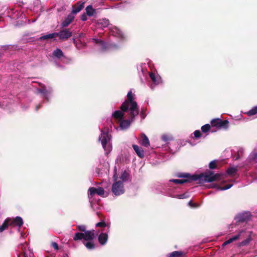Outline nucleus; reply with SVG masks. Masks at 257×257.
<instances>
[{
	"mask_svg": "<svg viewBox=\"0 0 257 257\" xmlns=\"http://www.w3.org/2000/svg\"><path fill=\"white\" fill-rule=\"evenodd\" d=\"M97 194L99 196L104 197V190L101 187H90L88 190V196L90 200L91 198L95 195Z\"/></svg>",
	"mask_w": 257,
	"mask_h": 257,
	"instance_id": "9b49d317",
	"label": "nucleus"
},
{
	"mask_svg": "<svg viewBox=\"0 0 257 257\" xmlns=\"http://www.w3.org/2000/svg\"><path fill=\"white\" fill-rule=\"evenodd\" d=\"M140 144L145 147L150 146V142L148 138L144 134H142L141 136Z\"/></svg>",
	"mask_w": 257,
	"mask_h": 257,
	"instance_id": "6ab92c4d",
	"label": "nucleus"
},
{
	"mask_svg": "<svg viewBox=\"0 0 257 257\" xmlns=\"http://www.w3.org/2000/svg\"><path fill=\"white\" fill-rule=\"evenodd\" d=\"M50 60L57 63L58 61L62 60L65 58L62 51L59 48H56L49 55Z\"/></svg>",
	"mask_w": 257,
	"mask_h": 257,
	"instance_id": "0eeeda50",
	"label": "nucleus"
},
{
	"mask_svg": "<svg viewBox=\"0 0 257 257\" xmlns=\"http://www.w3.org/2000/svg\"><path fill=\"white\" fill-rule=\"evenodd\" d=\"M94 230H87L84 233L77 232L75 234L73 239L74 240L84 239L86 241L92 240L95 237Z\"/></svg>",
	"mask_w": 257,
	"mask_h": 257,
	"instance_id": "39448f33",
	"label": "nucleus"
},
{
	"mask_svg": "<svg viewBox=\"0 0 257 257\" xmlns=\"http://www.w3.org/2000/svg\"><path fill=\"white\" fill-rule=\"evenodd\" d=\"M210 129L211 130L212 128L209 124H206L201 127V131L204 133H206Z\"/></svg>",
	"mask_w": 257,
	"mask_h": 257,
	"instance_id": "72a5a7b5",
	"label": "nucleus"
},
{
	"mask_svg": "<svg viewBox=\"0 0 257 257\" xmlns=\"http://www.w3.org/2000/svg\"><path fill=\"white\" fill-rule=\"evenodd\" d=\"M57 37L56 33H53L51 34H48L45 35H44L41 37H40L39 39L40 40H47V39H53Z\"/></svg>",
	"mask_w": 257,
	"mask_h": 257,
	"instance_id": "393cba45",
	"label": "nucleus"
},
{
	"mask_svg": "<svg viewBox=\"0 0 257 257\" xmlns=\"http://www.w3.org/2000/svg\"><path fill=\"white\" fill-rule=\"evenodd\" d=\"M85 10H86L87 15L89 16H92L96 13L95 10L94 9L92 8V6H91V5L87 6L85 9Z\"/></svg>",
	"mask_w": 257,
	"mask_h": 257,
	"instance_id": "a878e982",
	"label": "nucleus"
},
{
	"mask_svg": "<svg viewBox=\"0 0 257 257\" xmlns=\"http://www.w3.org/2000/svg\"><path fill=\"white\" fill-rule=\"evenodd\" d=\"M228 244V243H227V240H226V241H225V242H224L223 243V244H222V246H225L226 245H227V244Z\"/></svg>",
	"mask_w": 257,
	"mask_h": 257,
	"instance_id": "49530a36",
	"label": "nucleus"
},
{
	"mask_svg": "<svg viewBox=\"0 0 257 257\" xmlns=\"http://www.w3.org/2000/svg\"><path fill=\"white\" fill-rule=\"evenodd\" d=\"M109 22L106 19H99L97 22V25L99 28H104L109 25Z\"/></svg>",
	"mask_w": 257,
	"mask_h": 257,
	"instance_id": "aec40b11",
	"label": "nucleus"
},
{
	"mask_svg": "<svg viewBox=\"0 0 257 257\" xmlns=\"http://www.w3.org/2000/svg\"><path fill=\"white\" fill-rule=\"evenodd\" d=\"M242 232V231H240L238 234H236V235H235L230 237V238H229L227 240V243H228V244H229V243L232 242L233 241L237 240L239 238V237L240 236V234H241Z\"/></svg>",
	"mask_w": 257,
	"mask_h": 257,
	"instance_id": "c756f323",
	"label": "nucleus"
},
{
	"mask_svg": "<svg viewBox=\"0 0 257 257\" xmlns=\"http://www.w3.org/2000/svg\"><path fill=\"white\" fill-rule=\"evenodd\" d=\"M40 105L36 106V110H38L39 109V108H40Z\"/></svg>",
	"mask_w": 257,
	"mask_h": 257,
	"instance_id": "09e8293b",
	"label": "nucleus"
},
{
	"mask_svg": "<svg viewBox=\"0 0 257 257\" xmlns=\"http://www.w3.org/2000/svg\"><path fill=\"white\" fill-rule=\"evenodd\" d=\"M183 255V252L181 251H175L167 254V257H182Z\"/></svg>",
	"mask_w": 257,
	"mask_h": 257,
	"instance_id": "bb28decb",
	"label": "nucleus"
},
{
	"mask_svg": "<svg viewBox=\"0 0 257 257\" xmlns=\"http://www.w3.org/2000/svg\"><path fill=\"white\" fill-rule=\"evenodd\" d=\"M228 244V243H227V240H226V241H225V242H224L223 243V244H222V246H225L226 245H227V244Z\"/></svg>",
	"mask_w": 257,
	"mask_h": 257,
	"instance_id": "a18cd8bd",
	"label": "nucleus"
},
{
	"mask_svg": "<svg viewBox=\"0 0 257 257\" xmlns=\"http://www.w3.org/2000/svg\"><path fill=\"white\" fill-rule=\"evenodd\" d=\"M127 178L128 174L125 171H124L121 174L119 178V180H117V181H121V182L123 183L124 182L127 181Z\"/></svg>",
	"mask_w": 257,
	"mask_h": 257,
	"instance_id": "2f4dec72",
	"label": "nucleus"
},
{
	"mask_svg": "<svg viewBox=\"0 0 257 257\" xmlns=\"http://www.w3.org/2000/svg\"><path fill=\"white\" fill-rule=\"evenodd\" d=\"M250 240H251L250 238V237H248L247 238H246L244 240L240 242L239 243V246H245V245H246L247 244H248L249 243V242L250 241Z\"/></svg>",
	"mask_w": 257,
	"mask_h": 257,
	"instance_id": "f704fd0d",
	"label": "nucleus"
},
{
	"mask_svg": "<svg viewBox=\"0 0 257 257\" xmlns=\"http://www.w3.org/2000/svg\"><path fill=\"white\" fill-rule=\"evenodd\" d=\"M257 113V106L253 107L252 109L246 112L248 116H252Z\"/></svg>",
	"mask_w": 257,
	"mask_h": 257,
	"instance_id": "473e14b6",
	"label": "nucleus"
},
{
	"mask_svg": "<svg viewBox=\"0 0 257 257\" xmlns=\"http://www.w3.org/2000/svg\"><path fill=\"white\" fill-rule=\"evenodd\" d=\"M105 154L108 155L112 149V136L109 134L108 128L101 130V134L98 138Z\"/></svg>",
	"mask_w": 257,
	"mask_h": 257,
	"instance_id": "7ed1b4c3",
	"label": "nucleus"
},
{
	"mask_svg": "<svg viewBox=\"0 0 257 257\" xmlns=\"http://www.w3.org/2000/svg\"><path fill=\"white\" fill-rule=\"evenodd\" d=\"M133 148L139 157L143 158L144 157V151L142 148L136 145H133Z\"/></svg>",
	"mask_w": 257,
	"mask_h": 257,
	"instance_id": "412c9836",
	"label": "nucleus"
},
{
	"mask_svg": "<svg viewBox=\"0 0 257 257\" xmlns=\"http://www.w3.org/2000/svg\"><path fill=\"white\" fill-rule=\"evenodd\" d=\"M161 138L162 140L165 142H167L171 139V137L167 135H163Z\"/></svg>",
	"mask_w": 257,
	"mask_h": 257,
	"instance_id": "e433bc0d",
	"label": "nucleus"
},
{
	"mask_svg": "<svg viewBox=\"0 0 257 257\" xmlns=\"http://www.w3.org/2000/svg\"><path fill=\"white\" fill-rule=\"evenodd\" d=\"M37 91L41 94L42 97L44 98L48 101L52 96V90L51 88H47L46 86H43L40 88L37 89Z\"/></svg>",
	"mask_w": 257,
	"mask_h": 257,
	"instance_id": "1a4fd4ad",
	"label": "nucleus"
},
{
	"mask_svg": "<svg viewBox=\"0 0 257 257\" xmlns=\"http://www.w3.org/2000/svg\"><path fill=\"white\" fill-rule=\"evenodd\" d=\"M189 204L190 205H191V206H192V204H191V202H189Z\"/></svg>",
	"mask_w": 257,
	"mask_h": 257,
	"instance_id": "8fccbe9b",
	"label": "nucleus"
},
{
	"mask_svg": "<svg viewBox=\"0 0 257 257\" xmlns=\"http://www.w3.org/2000/svg\"><path fill=\"white\" fill-rule=\"evenodd\" d=\"M27 244L24 242L20 244L19 248L21 249L24 257H33L32 251L28 247Z\"/></svg>",
	"mask_w": 257,
	"mask_h": 257,
	"instance_id": "f8f14e48",
	"label": "nucleus"
},
{
	"mask_svg": "<svg viewBox=\"0 0 257 257\" xmlns=\"http://www.w3.org/2000/svg\"><path fill=\"white\" fill-rule=\"evenodd\" d=\"M78 229L80 231H85L86 227L84 225H79L78 226Z\"/></svg>",
	"mask_w": 257,
	"mask_h": 257,
	"instance_id": "79ce46f5",
	"label": "nucleus"
},
{
	"mask_svg": "<svg viewBox=\"0 0 257 257\" xmlns=\"http://www.w3.org/2000/svg\"><path fill=\"white\" fill-rule=\"evenodd\" d=\"M10 220L9 219H6L3 223L0 225V232H2L3 231H4L6 228L8 227L9 225V221Z\"/></svg>",
	"mask_w": 257,
	"mask_h": 257,
	"instance_id": "c85d7f7f",
	"label": "nucleus"
},
{
	"mask_svg": "<svg viewBox=\"0 0 257 257\" xmlns=\"http://www.w3.org/2000/svg\"><path fill=\"white\" fill-rule=\"evenodd\" d=\"M237 171V167H230L226 171V173L230 176H233Z\"/></svg>",
	"mask_w": 257,
	"mask_h": 257,
	"instance_id": "cd10ccee",
	"label": "nucleus"
},
{
	"mask_svg": "<svg viewBox=\"0 0 257 257\" xmlns=\"http://www.w3.org/2000/svg\"><path fill=\"white\" fill-rule=\"evenodd\" d=\"M246 165H251L257 162V151L252 152L248 157L246 161Z\"/></svg>",
	"mask_w": 257,
	"mask_h": 257,
	"instance_id": "dca6fc26",
	"label": "nucleus"
},
{
	"mask_svg": "<svg viewBox=\"0 0 257 257\" xmlns=\"http://www.w3.org/2000/svg\"><path fill=\"white\" fill-rule=\"evenodd\" d=\"M108 240V235L106 233H101L98 236V241L101 245H104Z\"/></svg>",
	"mask_w": 257,
	"mask_h": 257,
	"instance_id": "4be33fe9",
	"label": "nucleus"
},
{
	"mask_svg": "<svg viewBox=\"0 0 257 257\" xmlns=\"http://www.w3.org/2000/svg\"><path fill=\"white\" fill-rule=\"evenodd\" d=\"M56 34L60 40H64L70 38L72 36V32L69 29H66L56 33Z\"/></svg>",
	"mask_w": 257,
	"mask_h": 257,
	"instance_id": "2eb2a0df",
	"label": "nucleus"
},
{
	"mask_svg": "<svg viewBox=\"0 0 257 257\" xmlns=\"http://www.w3.org/2000/svg\"><path fill=\"white\" fill-rule=\"evenodd\" d=\"M95 226L96 227H104L107 226V224L103 220H102L101 222L96 223Z\"/></svg>",
	"mask_w": 257,
	"mask_h": 257,
	"instance_id": "4c0bfd02",
	"label": "nucleus"
},
{
	"mask_svg": "<svg viewBox=\"0 0 257 257\" xmlns=\"http://www.w3.org/2000/svg\"><path fill=\"white\" fill-rule=\"evenodd\" d=\"M81 19L82 21H85L87 20V16L84 14H83L82 16H81Z\"/></svg>",
	"mask_w": 257,
	"mask_h": 257,
	"instance_id": "37998d69",
	"label": "nucleus"
},
{
	"mask_svg": "<svg viewBox=\"0 0 257 257\" xmlns=\"http://www.w3.org/2000/svg\"><path fill=\"white\" fill-rule=\"evenodd\" d=\"M84 245L89 250H92L95 248L96 245L93 243L92 240H89L83 242Z\"/></svg>",
	"mask_w": 257,
	"mask_h": 257,
	"instance_id": "5701e85b",
	"label": "nucleus"
},
{
	"mask_svg": "<svg viewBox=\"0 0 257 257\" xmlns=\"http://www.w3.org/2000/svg\"><path fill=\"white\" fill-rule=\"evenodd\" d=\"M84 3H79L77 4V6L73 9L72 13L75 15L77 13H79L84 8Z\"/></svg>",
	"mask_w": 257,
	"mask_h": 257,
	"instance_id": "b1692460",
	"label": "nucleus"
},
{
	"mask_svg": "<svg viewBox=\"0 0 257 257\" xmlns=\"http://www.w3.org/2000/svg\"><path fill=\"white\" fill-rule=\"evenodd\" d=\"M92 41L94 43L99 44L102 49H104L105 48V44L103 41L95 38L93 39Z\"/></svg>",
	"mask_w": 257,
	"mask_h": 257,
	"instance_id": "7c9ffc66",
	"label": "nucleus"
},
{
	"mask_svg": "<svg viewBox=\"0 0 257 257\" xmlns=\"http://www.w3.org/2000/svg\"><path fill=\"white\" fill-rule=\"evenodd\" d=\"M36 21V20H33L32 22H35Z\"/></svg>",
	"mask_w": 257,
	"mask_h": 257,
	"instance_id": "3c124183",
	"label": "nucleus"
},
{
	"mask_svg": "<svg viewBox=\"0 0 257 257\" xmlns=\"http://www.w3.org/2000/svg\"><path fill=\"white\" fill-rule=\"evenodd\" d=\"M149 75L152 81V84L150 86L152 89H154L155 86L162 83V78L158 73L150 72Z\"/></svg>",
	"mask_w": 257,
	"mask_h": 257,
	"instance_id": "6e6552de",
	"label": "nucleus"
},
{
	"mask_svg": "<svg viewBox=\"0 0 257 257\" xmlns=\"http://www.w3.org/2000/svg\"><path fill=\"white\" fill-rule=\"evenodd\" d=\"M25 236V234L22 232H21V237L24 238Z\"/></svg>",
	"mask_w": 257,
	"mask_h": 257,
	"instance_id": "c03bdc74",
	"label": "nucleus"
},
{
	"mask_svg": "<svg viewBox=\"0 0 257 257\" xmlns=\"http://www.w3.org/2000/svg\"><path fill=\"white\" fill-rule=\"evenodd\" d=\"M113 48L114 49H117L118 48V46L114 45L113 46H112Z\"/></svg>",
	"mask_w": 257,
	"mask_h": 257,
	"instance_id": "de8ad7c7",
	"label": "nucleus"
},
{
	"mask_svg": "<svg viewBox=\"0 0 257 257\" xmlns=\"http://www.w3.org/2000/svg\"><path fill=\"white\" fill-rule=\"evenodd\" d=\"M113 179L115 182L112 186V193L115 196H119L123 194L124 192L123 183L121 181H117L116 174L114 175Z\"/></svg>",
	"mask_w": 257,
	"mask_h": 257,
	"instance_id": "20e7f679",
	"label": "nucleus"
},
{
	"mask_svg": "<svg viewBox=\"0 0 257 257\" xmlns=\"http://www.w3.org/2000/svg\"><path fill=\"white\" fill-rule=\"evenodd\" d=\"M194 137L196 138H198L200 137L201 136V133H200V131H199V130L195 131L194 132Z\"/></svg>",
	"mask_w": 257,
	"mask_h": 257,
	"instance_id": "ea45409f",
	"label": "nucleus"
},
{
	"mask_svg": "<svg viewBox=\"0 0 257 257\" xmlns=\"http://www.w3.org/2000/svg\"><path fill=\"white\" fill-rule=\"evenodd\" d=\"M110 34L119 39H124V36L122 32L116 27H111L109 28Z\"/></svg>",
	"mask_w": 257,
	"mask_h": 257,
	"instance_id": "4468645a",
	"label": "nucleus"
},
{
	"mask_svg": "<svg viewBox=\"0 0 257 257\" xmlns=\"http://www.w3.org/2000/svg\"><path fill=\"white\" fill-rule=\"evenodd\" d=\"M125 113L128 114V111H123L121 109V110H115L112 114V116L119 121L123 118Z\"/></svg>",
	"mask_w": 257,
	"mask_h": 257,
	"instance_id": "f3484780",
	"label": "nucleus"
},
{
	"mask_svg": "<svg viewBox=\"0 0 257 257\" xmlns=\"http://www.w3.org/2000/svg\"><path fill=\"white\" fill-rule=\"evenodd\" d=\"M229 122L227 120H221L219 118L213 119L211 121V132H214L216 130H218L221 128H227Z\"/></svg>",
	"mask_w": 257,
	"mask_h": 257,
	"instance_id": "423d86ee",
	"label": "nucleus"
},
{
	"mask_svg": "<svg viewBox=\"0 0 257 257\" xmlns=\"http://www.w3.org/2000/svg\"><path fill=\"white\" fill-rule=\"evenodd\" d=\"M209 168L211 169H213L216 168V162L215 161H211L209 163Z\"/></svg>",
	"mask_w": 257,
	"mask_h": 257,
	"instance_id": "58836bf2",
	"label": "nucleus"
},
{
	"mask_svg": "<svg viewBox=\"0 0 257 257\" xmlns=\"http://www.w3.org/2000/svg\"><path fill=\"white\" fill-rule=\"evenodd\" d=\"M251 214L248 211L240 213L234 217L236 222H244L250 220Z\"/></svg>",
	"mask_w": 257,
	"mask_h": 257,
	"instance_id": "9d476101",
	"label": "nucleus"
},
{
	"mask_svg": "<svg viewBox=\"0 0 257 257\" xmlns=\"http://www.w3.org/2000/svg\"><path fill=\"white\" fill-rule=\"evenodd\" d=\"M51 246L54 247L55 250H58L59 249L58 244L55 242H52Z\"/></svg>",
	"mask_w": 257,
	"mask_h": 257,
	"instance_id": "a19ab883",
	"label": "nucleus"
},
{
	"mask_svg": "<svg viewBox=\"0 0 257 257\" xmlns=\"http://www.w3.org/2000/svg\"><path fill=\"white\" fill-rule=\"evenodd\" d=\"M10 220L9 221L10 226H18L19 227L18 231H20L19 228H20L23 224V220L22 217L17 216L15 218H8Z\"/></svg>",
	"mask_w": 257,
	"mask_h": 257,
	"instance_id": "ddd939ff",
	"label": "nucleus"
},
{
	"mask_svg": "<svg viewBox=\"0 0 257 257\" xmlns=\"http://www.w3.org/2000/svg\"><path fill=\"white\" fill-rule=\"evenodd\" d=\"M233 186V184H229L225 186H223V187H219L218 188V189L219 190H227V189H228L229 188H230L232 186Z\"/></svg>",
	"mask_w": 257,
	"mask_h": 257,
	"instance_id": "c9c22d12",
	"label": "nucleus"
},
{
	"mask_svg": "<svg viewBox=\"0 0 257 257\" xmlns=\"http://www.w3.org/2000/svg\"><path fill=\"white\" fill-rule=\"evenodd\" d=\"M135 94L131 90L127 94V100H125L121 105L120 109L123 111H128V119H123L119 121V126L122 130L127 128L139 112L137 103L134 100Z\"/></svg>",
	"mask_w": 257,
	"mask_h": 257,
	"instance_id": "f03ea898",
	"label": "nucleus"
},
{
	"mask_svg": "<svg viewBox=\"0 0 257 257\" xmlns=\"http://www.w3.org/2000/svg\"><path fill=\"white\" fill-rule=\"evenodd\" d=\"M225 175L216 174H214L212 172L205 173L200 175H190L189 174H185L180 175L179 177L182 178L181 179H171L169 181L167 186L168 190L167 191V195L171 197L176 198L180 199H185L189 196L188 193H185L181 194H174L172 192V188H176V187L173 186L172 183L175 184H181L186 183L187 182H190L192 181H198L199 184H203L205 182H211L215 181H220L224 178Z\"/></svg>",
	"mask_w": 257,
	"mask_h": 257,
	"instance_id": "f257e3e1",
	"label": "nucleus"
},
{
	"mask_svg": "<svg viewBox=\"0 0 257 257\" xmlns=\"http://www.w3.org/2000/svg\"><path fill=\"white\" fill-rule=\"evenodd\" d=\"M75 15L72 13L69 14L65 20L62 23V26L63 27H67L74 20Z\"/></svg>",
	"mask_w": 257,
	"mask_h": 257,
	"instance_id": "a211bd4d",
	"label": "nucleus"
}]
</instances>
